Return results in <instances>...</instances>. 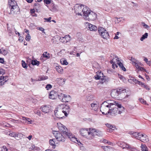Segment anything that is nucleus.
<instances>
[{"instance_id": "nucleus-58", "label": "nucleus", "mask_w": 151, "mask_h": 151, "mask_svg": "<svg viewBox=\"0 0 151 151\" xmlns=\"http://www.w3.org/2000/svg\"><path fill=\"white\" fill-rule=\"evenodd\" d=\"M1 151H7V147L5 146H3L1 149Z\"/></svg>"}, {"instance_id": "nucleus-35", "label": "nucleus", "mask_w": 151, "mask_h": 151, "mask_svg": "<svg viewBox=\"0 0 151 151\" xmlns=\"http://www.w3.org/2000/svg\"><path fill=\"white\" fill-rule=\"evenodd\" d=\"M56 69L59 73H63V70L62 68L60 66H56Z\"/></svg>"}, {"instance_id": "nucleus-31", "label": "nucleus", "mask_w": 151, "mask_h": 151, "mask_svg": "<svg viewBox=\"0 0 151 151\" xmlns=\"http://www.w3.org/2000/svg\"><path fill=\"white\" fill-rule=\"evenodd\" d=\"M10 136L12 137H15L16 139H17V137H18L20 136L21 135H22V134H21L19 133L18 134H16L15 132H12V133H10L9 134Z\"/></svg>"}, {"instance_id": "nucleus-30", "label": "nucleus", "mask_w": 151, "mask_h": 151, "mask_svg": "<svg viewBox=\"0 0 151 151\" xmlns=\"http://www.w3.org/2000/svg\"><path fill=\"white\" fill-rule=\"evenodd\" d=\"M57 81L60 85H61L65 83V80L61 78H57Z\"/></svg>"}, {"instance_id": "nucleus-5", "label": "nucleus", "mask_w": 151, "mask_h": 151, "mask_svg": "<svg viewBox=\"0 0 151 151\" xmlns=\"http://www.w3.org/2000/svg\"><path fill=\"white\" fill-rule=\"evenodd\" d=\"M58 97L59 99L63 102H67L71 100L70 96L62 93H58Z\"/></svg>"}, {"instance_id": "nucleus-10", "label": "nucleus", "mask_w": 151, "mask_h": 151, "mask_svg": "<svg viewBox=\"0 0 151 151\" xmlns=\"http://www.w3.org/2000/svg\"><path fill=\"white\" fill-rule=\"evenodd\" d=\"M110 60H111L110 63L111 64L114 63H119V59L118 57L114 54H111L110 56Z\"/></svg>"}, {"instance_id": "nucleus-11", "label": "nucleus", "mask_w": 151, "mask_h": 151, "mask_svg": "<svg viewBox=\"0 0 151 151\" xmlns=\"http://www.w3.org/2000/svg\"><path fill=\"white\" fill-rule=\"evenodd\" d=\"M55 114L56 116L59 118H62L64 117L63 114L61 109H58L54 111Z\"/></svg>"}, {"instance_id": "nucleus-53", "label": "nucleus", "mask_w": 151, "mask_h": 151, "mask_svg": "<svg viewBox=\"0 0 151 151\" xmlns=\"http://www.w3.org/2000/svg\"><path fill=\"white\" fill-rule=\"evenodd\" d=\"M52 88V86L50 84H47L45 88L47 90H48L49 89H50Z\"/></svg>"}, {"instance_id": "nucleus-38", "label": "nucleus", "mask_w": 151, "mask_h": 151, "mask_svg": "<svg viewBox=\"0 0 151 151\" xmlns=\"http://www.w3.org/2000/svg\"><path fill=\"white\" fill-rule=\"evenodd\" d=\"M49 142L50 145L52 146V147L53 148H55V142L53 141V139H50L49 140Z\"/></svg>"}, {"instance_id": "nucleus-52", "label": "nucleus", "mask_w": 151, "mask_h": 151, "mask_svg": "<svg viewBox=\"0 0 151 151\" xmlns=\"http://www.w3.org/2000/svg\"><path fill=\"white\" fill-rule=\"evenodd\" d=\"M142 146H141V150L142 151H144L145 149H147V148L146 146L145 145H142Z\"/></svg>"}, {"instance_id": "nucleus-16", "label": "nucleus", "mask_w": 151, "mask_h": 151, "mask_svg": "<svg viewBox=\"0 0 151 151\" xmlns=\"http://www.w3.org/2000/svg\"><path fill=\"white\" fill-rule=\"evenodd\" d=\"M91 133L92 139L93 138L95 135H97L100 136L101 135V132L95 129H92Z\"/></svg>"}, {"instance_id": "nucleus-13", "label": "nucleus", "mask_w": 151, "mask_h": 151, "mask_svg": "<svg viewBox=\"0 0 151 151\" xmlns=\"http://www.w3.org/2000/svg\"><path fill=\"white\" fill-rule=\"evenodd\" d=\"M41 109L45 113H49L51 111L50 106L49 105L42 106Z\"/></svg>"}, {"instance_id": "nucleus-18", "label": "nucleus", "mask_w": 151, "mask_h": 151, "mask_svg": "<svg viewBox=\"0 0 151 151\" xmlns=\"http://www.w3.org/2000/svg\"><path fill=\"white\" fill-rule=\"evenodd\" d=\"M83 7V9H82V12L83 13V15L85 17L88 14V13H89L90 12V11L89 8L86 6H82Z\"/></svg>"}, {"instance_id": "nucleus-34", "label": "nucleus", "mask_w": 151, "mask_h": 151, "mask_svg": "<svg viewBox=\"0 0 151 151\" xmlns=\"http://www.w3.org/2000/svg\"><path fill=\"white\" fill-rule=\"evenodd\" d=\"M117 64H118L119 65V67L121 69H122L124 71H126V69L124 67L123 64L122 63H121L120 62H119V63H117Z\"/></svg>"}, {"instance_id": "nucleus-48", "label": "nucleus", "mask_w": 151, "mask_h": 151, "mask_svg": "<svg viewBox=\"0 0 151 151\" xmlns=\"http://www.w3.org/2000/svg\"><path fill=\"white\" fill-rule=\"evenodd\" d=\"M93 99V96L92 95H90L87 96V100L88 101H91Z\"/></svg>"}, {"instance_id": "nucleus-12", "label": "nucleus", "mask_w": 151, "mask_h": 151, "mask_svg": "<svg viewBox=\"0 0 151 151\" xmlns=\"http://www.w3.org/2000/svg\"><path fill=\"white\" fill-rule=\"evenodd\" d=\"M58 93L52 90L49 94V98L52 99H56L58 97Z\"/></svg>"}, {"instance_id": "nucleus-33", "label": "nucleus", "mask_w": 151, "mask_h": 151, "mask_svg": "<svg viewBox=\"0 0 151 151\" xmlns=\"http://www.w3.org/2000/svg\"><path fill=\"white\" fill-rule=\"evenodd\" d=\"M48 78V77L46 76H39V78L37 80V81H40L46 80Z\"/></svg>"}, {"instance_id": "nucleus-55", "label": "nucleus", "mask_w": 151, "mask_h": 151, "mask_svg": "<svg viewBox=\"0 0 151 151\" xmlns=\"http://www.w3.org/2000/svg\"><path fill=\"white\" fill-rule=\"evenodd\" d=\"M51 17H49L48 18H44V19L47 21V22H51Z\"/></svg>"}, {"instance_id": "nucleus-1", "label": "nucleus", "mask_w": 151, "mask_h": 151, "mask_svg": "<svg viewBox=\"0 0 151 151\" xmlns=\"http://www.w3.org/2000/svg\"><path fill=\"white\" fill-rule=\"evenodd\" d=\"M9 8L10 9L9 14L15 15L19 13V9L16 2L14 0H9Z\"/></svg>"}, {"instance_id": "nucleus-37", "label": "nucleus", "mask_w": 151, "mask_h": 151, "mask_svg": "<svg viewBox=\"0 0 151 151\" xmlns=\"http://www.w3.org/2000/svg\"><path fill=\"white\" fill-rule=\"evenodd\" d=\"M100 35L102 33L104 32L105 31H106V29L102 27H99L98 29Z\"/></svg>"}, {"instance_id": "nucleus-26", "label": "nucleus", "mask_w": 151, "mask_h": 151, "mask_svg": "<svg viewBox=\"0 0 151 151\" xmlns=\"http://www.w3.org/2000/svg\"><path fill=\"white\" fill-rule=\"evenodd\" d=\"M22 119L24 121H25V122H23L24 124H31L32 122V121L30 119L27 118L25 117H23Z\"/></svg>"}, {"instance_id": "nucleus-25", "label": "nucleus", "mask_w": 151, "mask_h": 151, "mask_svg": "<svg viewBox=\"0 0 151 151\" xmlns=\"http://www.w3.org/2000/svg\"><path fill=\"white\" fill-rule=\"evenodd\" d=\"M43 57L46 58L47 59H49L50 58L52 57V55L48 53L47 52H44L42 54Z\"/></svg>"}, {"instance_id": "nucleus-47", "label": "nucleus", "mask_w": 151, "mask_h": 151, "mask_svg": "<svg viewBox=\"0 0 151 151\" xmlns=\"http://www.w3.org/2000/svg\"><path fill=\"white\" fill-rule=\"evenodd\" d=\"M5 73V71L3 69H0V76H2V77L3 76V75Z\"/></svg>"}, {"instance_id": "nucleus-24", "label": "nucleus", "mask_w": 151, "mask_h": 151, "mask_svg": "<svg viewBox=\"0 0 151 151\" xmlns=\"http://www.w3.org/2000/svg\"><path fill=\"white\" fill-rule=\"evenodd\" d=\"M101 147L105 151H113L114 150L113 147L109 146H101Z\"/></svg>"}, {"instance_id": "nucleus-57", "label": "nucleus", "mask_w": 151, "mask_h": 151, "mask_svg": "<svg viewBox=\"0 0 151 151\" xmlns=\"http://www.w3.org/2000/svg\"><path fill=\"white\" fill-rule=\"evenodd\" d=\"M14 29H15V28H14L13 29L11 28V29H9V33L11 34H12L14 32Z\"/></svg>"}, {"instance_id": "nucleus-42", "label": "nucleus", "mask_w": 151, "mask_h": 151, "mask_svg": "<svg viewBox=\"0 0 151 151\" xmlns=\"http://www.w3.org/2000/svg\"><path fill=\"white\" fill-rule=\"evenodd\" d=\"M60 62L61 64L63 65H67L68 64V63L67 62L66 60L61 59L60 60Z\"/></svg>"}, {"instance_id": "nucleus-45", "label": "nucleus", "mask_w": 151, "mask_h": 151, "mask_svg": "<svg viewBox=\"0 0 151 151\" xmlns=\"http://www.w3.org/2000/svg\"><path fill=\"white\" fill-rule=\"evenodd\" d=\"M22 65L23 67L25 68H27V66L25 62L24 61L22 60Z\"/></svg>"}, {"instance_id": "nucleus-62", "label": "nucleus", "mask_w": 151, "mask_h": 151, "mask_svg": "<svg viewBox=\"0 0 151 151\" xmlns=\"http://www.w3.org/2000/svg\"><path fill=\"white\" fill-rule=\"evenodd\" d=\"M138 69L141 71H145V68H143L142 67L140 66L139 67Z\"/></svg>"}, {"instance_id": "nucleus-29", "label": "nucleus", "mask_w": 151, "mask_h": 151, "mask_svg": "<svg viewBox=\"0 0 151 151\" xmlns=\"http://www.w3.org/2000/svg\"><path fill=\"white\" fill-rule=\"evenodd\" d=\"M101 36L104 39H106L109 37V35L108 32L106 30L104 32L102 33L101 34Z\"/></svg>"}, {"instance_id": "nucleus-14", "label": "nucleus", "mask_w": 151, "mask_h": 151, "mask_svg": "<svg viewBox=\"0 0 151 151\" xmlns=\"http://www.w3.org/2000/svg\"><path fill=\"white\" fill-rule=\"evenodd\" d=\"M71 38L70 36L69 35H65L64 37H61L60 38L59 40L62 42L63 43H65L70 41Z\"/></svg>"}, {"instance_id": "nucleus-2", "label": "nucleus", "mask_w": 151, "mask_h": 151, "mask_svg": "<svg viewBox=\"0 0 151 151\" xmlns=\"http://www.w3.org/2000/svg\"><path fill=\"white\" fill-rule=\"evenodd\" d=\"M124 107H120L117 108L116 107H113L112 108H109V110L106 114H109L112 116H115L118 114H121L124 111Z\"/></svg>"}, {"instance_id": "nucleus-49", "label": "nucleus", "mask_w": 151, "mask_h": 151, "mask_svg": "<svg viewBox=\"0 0 151 151\" xmlns=\"http://www.w3.org/2000/svg\"><path fill=\"white\" fill-rule=\"evenodd\" d=\"M2 79L3 80V81L4 82V83L6 82L8 80V76H5V77L4 76L2 77Z\"/></svg>"}, {"instance_id": "nucleus-56", "label": "nucleus", "mask_w": 151, "mask_h": 151, "mask_svg": "<svg viewBox=\"0 0 151 151\" xmlns=\"http://www.w3.org/2000/svg\"><path fill=\"white\" fill-rule=\"evenodd\" d=\"M128 149L131 151H134V150H135L136 149L134 147H132L130 146Z\"/></svg>"}, {"instance_id": "nucleus-3", "label": "nucleus", "mask_w": 151, "mask_h": 151, "mask_svg": "<svg viewBox=\"0 0 151 151\" xmlns=\"http://www.w3.org/2000/svg\"><path fill=\"white\" fill-rule=\"evenodd\" d=\"M80 132L82 136L89 139H92L91 129H89V131L87 129H81Z\"/></svg>"}, {"instance_id": "nucleus-39", "label": "nucleus", "mask_w": 151, "mask_h": 151, "mask_svg": "<svg viewBox=\"0 0 151 151\" xmlns=\"http://www.w3.org/2000/svg\"><path fill=\"white\" fill-rule=\"evenodd\" d=\"M129 59L132 62V64H136V63H138V61L135 58H133L132 57H131L130 59Z\"/></svg>"}, {"instance_id": "nucleus-46", "label": "nucleus", "mask_w": 151, "mask_h": 151, "mask_svg": "<svg viewBox=\"0 0 151 151\" xmlns=\"http://www.w3.org/2000/svg\"><path fill=\"white\" fill-rule=\"evenodd\" d=\"M139 100L142 104H145V105L147 104V103L146 102V101H145L144 100V99H143L142 98H139Z\"/></svg>"}, {"instance_id": "nucleus-50", "label": "nucleus", "mask_w": 151, "mask_h": 151, "mask_svg": "<svg viewBox=\"0 0 151 151\" xmlns=\"http://www.w3.org/2000/svg\"><path fill=\"white\" fill-rule=\"evenodd\" d=\"M4 83V82L3 81L2 79V76H0V86L2 85Z\"/></svg>"}, {"instance_id": "nucleus-15", "label": "nucleus", "mask_w": 151, "mask_h": 151, "mask_svg": "<svg viewBox=\"0 0 151 151\" xmlns=\"http://www.w3.org/2000/svg\"><path fill=\"white\" fill-rule=\"evenodd\" d=\"M139 137V139L142 142H147L149 141L148 137L145 134H141Z\"/></svg>"}, {"instance_id": "nucleus-17", "label": "nucleus", "mask_w": 151, "mask_h": 151, "mask_svg": "<svg viewBox=\"0 0 151 151\" xmlns=\"http://www.w3.org/2000/svg\"><path fill=\"white\" fill-rule=\"evenodd\" d=\"M61 109L62 112L65 115V116H67L70 111V109L69 106L66 105Z\"/></svg>"}, {"instance_id": "nucleus-63", "label": "nucleus", "mask_w": 151, "mask_h": 151, "mask_svg": "<svg viewBox=\"0 0 151 151\" xmlns=\"http://www.w3.org/2000/svg\"><path fill=\"white\" fill-rule=\"evenodd\" d=\"M118 76H119V77L121 80L122 79V80H123V79L124 78L123 76H122L121 75H119V74H118Z\"/></svg>"}, {"instance_id": "nucleus-28", "label": "nucleus", "mask_w": 151, "mask_h": 151, "mask_svg": "<svg viewBox=\"0 0 151 151\" xmlns=\"http://www.w3.org/2000/svg\"><path fill=\"white\" fill-rule=\"evenodd\" d=\"M8 53L7 49H4L3 48L0 49V54L4 55H6Z\"/></svg>"}, {"instance_id": "nucleus-51", "label": "nucleus", "mask_w": 151, "mask_h": 151, "mask_svg": "<svg viewBox=\"0 0 151 151\" xmlns=\"http://www.w3.org/2000/svg\"><path fill=\"white\" fill-rule=\"evenodd\" d=\"M31 39V36L29 34L26 36L25 39L27 41H29Z\"/></svg>"}, {"instance_id": "nucleus-20", "label": "nucleus", "mask_w": 151, "mask_h": 151, "mask_svg": "<svg viewBox=\"0 0 151 151\" xmlns=\"http://www.w3.org/2000/svg\"><path fill=\"white\" fill-rule=\"evenodd\" d=\"M99 105V103L97 101L94 102L93 103L91 104V109L95 111H96L97 110Z\"/></svg>"}, {"instance_id": "nucleus-59", "label": "nucleus", "mask_w": 151, "mask_h": 151, "mask_svg": "<svg viewBox=\"0 0 151 151\" xmlns=\"http://www.w3.org/2000/svg\"><path fill=\"white\" fill-rule=\"evenodd\" d=\"M97 73H99V76H100V78H103V73H101V72L98 71L97 72Z\"/></svg>"}, {"instance_id": "nucleus-27", "label": "nucleus", "mask_w": 151, "mask_h": 151, "mask_svg": "<svg viewBox=\"0 0 151 151\" xmlns=\"http://www.w3.org/2000/svg\"><path fill=\"white\" fill-rule=\"evenodd\" d=\"M88 27L91 31H95L97 30V28L96 26L91 24L88 25Z\"/></svg>"}, {"instance_id": "nucleus-4", "label": "nucleus", "mask_w": 151, "mask_h": 151, "mask_svg": "<svg viewBox=\"0 0 151 151\" xmlns=\"http://www.w3.org/2000/svg\"><path fill=\"white\" fill-rule=\"evenodd\" d=\"M126 90L124 88H119L116 89H114L112 90L111 94V96L114 98H116L122 93L125 92Z\"/></svg>"}, {"instance_id": "nucleus-60", "label": "nucleus", "mask_w": 151, "mask_h": 151, "mask_svg": "<svg viewBox=\"0 0 151 151\" xmlns=\"http://www.w3.org/2000/svg\"><path fill=\"white\" fill-rule=\"evenodd\" d=\"M45 3L46 4H50L51 2L50 0H44Z\"/></svg>"}, {"instance_id": "nucleus-21", "label": "nucleus", "mask_w": 151, "mask_h": 151, "mask_svg": "<svg viewBox=\"0 0 151 151\" xmlns=\"http://www.w3.org/2000/svg\"><path fill=\"white\" fill-rule=\"evenodd\" d=\"M106 125L108 128L107 129V131L109 132H112L115 129V126L110 124L107 123L106 124Z\"/></svg>"}, {"instance_id": "nucleus-41", "label": "nucleus", "mask_w": 151, "mask_h": 151, "mask_svg": "<svg viewBox=\"0 0 151 151\" xmlns=\"http://www.w3.org/2000/svg\"><path fill=\"white\" fill-rule=\"evenodd\" d=\"M148 36V34L147 33H145L143 35H142V37L141 38L140 40L141 41H142L145 39L147 38Z\"/></svg>"}, {"instance_id": "nucleus-23", "label": "nucleus", "mask_w": 151, "mask_h": 151, "mask_svg": "<svg viewBox=\"0 0 151 151\" xmlns=\"http://www.w3.org/2000/svg\"><path fill=\"white\" fill-rule=\"evenodd\" d=\"M66 136H67L68 138L70 139L72 141L75 142L76 141L77 142H78L77 138L75 137L74 136L70 133H68V134Z\"/></svg>"}, {"instance_id": "nucleus-19", "label": "nucleus", "mask_w": 151, "mask_h": 151, "mask_svg": "<svg viewBox=\"0 0 151 151\" xmlns=\"http://www.w3.org/2000/svg\"><path fill=\"white\" fill-rule=\"evenodd\" d=\"M111 107H107L104 106H101L100 107V111L102 112V114L105 115L108 114H106L107 112H108V111L109 109V108L110 109Z\"/></svg>"}, {"instance_id": "nucleus-32", "label": "nucleus", "mask_w": 151, "mask_h": 151, "mask_svg": "<svg viewBox=\"0 0 151 151\" xmlns=\"http://www.w3.org/2000/svg\"><path fill=\"white\" fill-rule=\"evenodd\" d=\"M113 105V104L112 103H109L106 101H104L102 103L101 106H104L108 107H110L112 105Z\"/></svg>"}, {"instance_id": "nucleus-43", "label": "nucleus", "mask_w": 151, "mask_h": 151, "mask_svg": "<svg viewBox=\"0 0 151 151\" xmlns=\"http://www.w3.org/2000/svg\"><path fill=\"white\" fill-rule=\"evenodd\" d=\"M97 74L94 77L96 80L101 79V80H103V78H100V76H99V73H96Z\"/></svg>"}, {"instance_id": "nucleus-64", "label": "nucleus", "mask_w": 151, "mask_h": 151, "mask_svg": "<svg viewBox=\"0 0 151 151\" xmlns=\"http://www.w3.org/2000/svg\"><path fill=\"white\" fill-rule=\"evenodd\" d=\"M35 147L34 145H32L31 147L29 148V149L31 150H34L35 148Z\"/></svg>"}, {"instance_id": "nucleus-7", "label": "nucleus", "mask_w": 151, "mask_h": 151, "mask_svg": "<svg viewBox=\"0 0 151 151\" xmlns=\"http://www.w3.org/2000/svg\"><path fill=\"white\" fill-rule=\"evenodd\" d=\"M58 127L61 132H63V134L67 136L70 132H68V130L67 128L64 125L61 124V123L58 124Z\"/></svg>"}, {"instance_id": "nucleus-36", "label": "nucleus", "mask_w": 151, "mask_h": 151, "mask_svg": "<svg viewBox=\"0 0 151 151\" xmlns=\"http://www.w3.org/2000/svg\"><path fill=\"white\" fill-rule=\"evenodd\" d=\"M125 143L121 141L118 142L117 143V145L121 147L123 149H124V146L125 145Z\"/></svg>"}, {"instance_id": "nucleus-54", "label": "nucleus", "mask_w": 151, "mask_h": 151, "mask_svg": "<svg viewBox=\"0 0 151 151\" xmlns=\"http://www.w3.org/2000/svg\"><path fill=\"white\" fill-rule=\"evenodd\" d=\"M142 24L145 28L147 29L149 27V26L145 24L144 22H142Z\"/></svg>"}, {"instance_id": "nucleus-61", "label": "nucleus", "mask_w": 151, "mask_h": 151, "mask_svg": "<svg viewBox=\"0 0 151 151\" xmlns=\"http://www.w3.org/2000/svg\"><path fill=\"white\" fill-rule=\"evenodd\" d=\"M125 145L124 146V149L126 148L128 149L130 146L128 144L126 143H125Z\"/></svg>"}, {"instance_id": "nucleus-22", "label": "nucleus", "mask_w": 151, "mask_h": 151, "mask_svg": "<svg viewBox=\"0 0 151 151\" xmlns=\"http://www.w3.org/2000/svg\"><path fill=\"white\" fill-rule=\"evenodd\" d=\"M129 134L132 135V137L135 138L139 139V137L140 136V133L135 132H129Z\"/></svg>"}, {"instance_id": "nucleus-8", "label": "nucleus", "mask_w": 151, "mask_h": 151, "mask_svg": "<svg viewBox=\"0 0 151 151\" xmlns=\"http://www.w3.org/2000/svg\"><path fill=\"white\" fill-rule=\"evenodd\" d=\"M84 6L82 4H76L75 6V13L76 14L78 15H81V12H82L83 7L82 6Z\"/></svg>"}, {"instance_id": "nucleus-40", "label": "nucleus", "mask_w": 151, "mask_h": 151, "mask_svg": "<svg viewBox=\"0 0 151 151\" xmlns=\"http://www.w3.org/2000/svg\"><path fill=\"white\" fill-rule=\"evenodd\" d=\"M39 62L37 60H32L31 62V64L34 65H38L39 64Z\"/></svg>"}, {"instance_id": "nucleus-6", "label": "nucleus", "mask_w": 151, "mask_h": 151, "mask_svg": "<svg viewBox=\"0 0 151 151\" xmlns=\"http://www.w3.org/2000/svg\"><path fill=\"white\" fill-rule=\"evenodd\" d=\"M52 133L58 141L61 142H64L65 140V137L62 134L58 131H53Z\"/></svg>"}, {"instance_id": "nucleus-44", "label": "nucleus", "mask_w": 151, "mask_h": 151, "mask_svg": "<svg viewBox=\"0 0 151 151\" xmlns=\"http://www.w3.org/2000/svg\"><path fill=\"white\" fill-rule=\"evenodd\" d=\"M115 104H113L115 105L116 106H117V108H120V107H124L123 106H121V105L119 103H118V102H116V101H115L114 102Z\"/></svg>"}, {"instance_id": "nucleus-9", "label": "nucleus", "mask_w": 151, "mask_h": 151, "mask_svg": "<svg viewBox=\"0 0 151 151\" xmlns=\"http://www.w3.org/2000/svg\"><path fill=\"white\" fill-rule=\"evenodd\" d=\"M96 14L93 12H90L89 13H88L87 15L84 18L89 20H93L96 19Z\"/></svg>"}]
</instances>
